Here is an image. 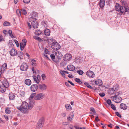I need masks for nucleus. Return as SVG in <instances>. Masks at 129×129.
Masks as SVG:
<instances>
[{"mask_svg": "<svg viewBox=\"0 0 129 129\" xmlns=\"http://www.w3.org/2000/svg\"><path fill=\"white\" fill-rule=\"evenodd\" d=\"M21 13L24 15H26L27 14V12L26 10L24 9H22L21 10Z\"/></svg>", "mask_w": 129, "mask_h": 129, "instance_id": "obj_47", "label": "nucleus"}, {"mask_svg": "<svg viewBox=\"0 0 129 129\" xmlns=\"http://www.w3.org/2000/svg\"><path fill=\"white\" fill-rule=\"evenodd\" d=\"M34 79V80L38 84L40 80V76L39 75H38L37 77L34 75H33V76Z\"/></svg>", "mask_w": 129, "mask_h": 129, "instance_id": "obj_14", "label": "nucleus"}, {"mask_svg": "<svg viewBox=\"0 0 129 129\" xmlns=\"http://www.w3.org/2000/svg\"><path fill=\"white\" fill-rule=\"evenodd\" d=\"M105 0H100L99 3L100 7L101 8L103 7L105 5Z\"/></svg>", "mask_w": 129, "mask_h": 129, "instance_id": "obj_23", "label": "nucleus"}, {"mask_svg": "<svg viewBox=\"0 0 129 129\" xmlns=\"http://www.w3.org/2000/svg\"><path fill=\"white\" fill-rule=\"evenodd\" d=\"M95 84L99 86H101L103 84L102 81L101 80L97 79L95 81Z\"/></svg>", "mask_w": 129, "mask_h": 129, "instance_id": "obj_22", "label": "nucleus"}, {"mask_svg": "<svg viewBox=\"0 0 129 129\" xmlns=\"http://www.w3.org/2000/svg\"><path fill=\"white\" fill-rule=\"evenodd\" d=\"M51 48L54 50H57L61 48L60 45L56 41L53 42L51 45Z\"/></svg>", "mask_w": 129, "mask_h": 129, "instance_id": "obj_4", "label": "nucleus"}, {"mask_svg": "<svg viewBox=\"0 0 129 129\" xmlns=\"http://www.w3.org/2000/svg\"><path fill=\"white\" fill-rule=\"evenodd\" d=\"M42 23L43 25L45 27H47L48 26V22L47 21H42Z\"/></svg>", "mask_w": 129, "mask_h": 129, "instance_id": "obj_33", "label": "nucleus"}, {"mask_svg": "<svg viewBox=\"0 0 129 129\" xmlns=\"http://www.w3.org/2000/svg\"><path fill=\"white\" fill-rule=\"evenodd\" d=\"M8 33L9 34L10 36L12 38H15L13 36L12 34V31L11 30H9L8 31Z\"/></svg>", "mask_w": 129, "mask_h": 129, "instance_id": "obj_36", "label": "nucleus"}, {"mask_svg": "<svg viewBox=\"0 0 129 129\" xmlns=\"http://www.w3.org/2000/svg\"><path fill=\"white\" fill-rule=\"evenodd\" d=\"M38 88V86L37 85L35 84L31 85L30 87L31 90L33 92L36 91Z\"/></svg>", "mask_w": 129, "mask_h": 129, "instance_id": "obj_11", "label": "nucleus"}, {"mask_svg": "<svg viewBox=\"0 0 129 129\" xmlns=\"http://www.w3.org/2000/svg\"><path fill=\"white\" fill-rule=\"evenodd\" d=\"M36 93H33L32 94H31V95H30V96L29 97V99H31L33 98H34L35 97L36 95Z\"/></svg>", "mask_w": 129, "mask_h": 129, "instance_id": "obj_39", "label": "nucleus"}, {"mask_svg": "<svg viewBox=\"0 0 129 129\" xmlns=\"http://www.w3.org/2000/svg\"><path fill=\"white\" fill-rule=\"evenodd\" d=\"M9 52L10 54L12 56H14L17 54V51L15 49L12 48Z\"/></svg>", "mask_w": 129, "mask_h": 129, "instance_id": "obj_12", "label": "nucleus"}, {"mask_svg": "<svg viewBox=\"0 0 129 129\" xmlns=\"http://www.w3.org/2000/svg\"><path fill=\"white\" fill-rule=\"evenodd\" d=\"M121 108L123 110H125L127 107L126 105L123 103H121L120 104Z\"/></svg>", "mask_w": 129, "mask_h": 129, "instance_id": "obj_24", "label": "nucleus"}, {"mask_svg": "<svg viewBox=\"0 0 129 129\" xmlns=\"http://www.w3.org/2000/svg\"><path fill=\"white\" fill-rule=\"evenodd\" d=\"M67 69L70 71H73L75 69V67L72 64L67 66Z\"/></svg>", "mask_w": 129, "mask_h": 129, "instance_id": "obj_18", "label": "nucleus"}, {"mask_svg": "<svg viewBox=\"0 0 129 129\" xmlns=\"http://www.w3.org/2000/svg\"><path fill=\"white\" fill-rule=\"evenodd\" d=\"M68 77L69 78H72L73 77V76L72 75L69 74L68 75Z\"/></svg>", "mask_w": 129, "mask_h": 129, "instance_id": "obj_63", "label": "nucleus"}, {"mask_svg": "<svg viewBox=\"0 0 129 129\" xmlns=\"http://www.w3.org/2000/svg\"><path fill=\"white\" fill-rule=\"evenodd\" d=\"M31 18L33 19L36 20L38 16L37 13L36 12H33L31 13Z\"/></svg>", "mask_w": 129, "mask_h": 129, "instance_id": "obj_17", "label": "nucleus"}, {"mask_svg": "<svg viewBox=\"0 0 129 129\" xmlns=\"http://www.w3.org/2000/svg\"><path fill=\"white\" fill-rule=\"evenodd\" d=\"M120 9L119 10V12H120L119 14L120 15H122L123 13L126 12H129V9H127V6H122L120 8Z\"/></svg>", "mask_w": 129, "mask_h": 129, "instance_id": "obj_5", "label": "nucleus"}, {"mask_svg": "<svg viewBox=\"0 0 129 129\" xmlns=\"http://www.w3.org/2000/svg\"><path fill=\"white\" fill-rule=\"evenodd\" d=\"M56 41L53 39H48L47 41L48 42V43L49 44L52 45V43Z\"/></svg>", "mask_w": 129, "mask_h": 129, "instance_id": "obj_30", "label": "nucleus"}, {"mask_svg": "<svg viewBox=\"0 0 129 129\" xmlns=\"http://www.w3.org/2000/svg\"><path fill=\"white\" fill-rule=\"evenodd\" d=\"M60 72L63 77L64 78L65 77V74H64L65 72H64V71H60Z\"/></svg>", "mask_w": 129, "mask_h": 129, "instance_id": "obj_44", "label": "nucleus"}, {"mask_svg": "<svg viewBox=\"0 0 129 129\" xmlns=\"http://www.w3.org/2000/svg\"><path fill=\"white\" fill-rule=\"evenodd\" d=\"M18 57L20 58H22L23 57V52L21 51H19L17 53Z\"/></svg>", "mask_w": 129, "mask_h": 129, "instance_id": "obj_31", "label": "nucleus"}, {"mask_svg": "<svg viewBox=\"0 0 129 129\" xmlns=\"http://www.w3.org/2000/svg\"><path fill=\"white\" fill-rule=\"evenodd\" d=\"M9 97L10 100H13L14 99L15 96L14 93H10L9 95Z\"/></svg>", "mask_w": 129, "mask_h": 129, "instance_id": "obj_26", "label": "nucleus"}, {"mask_svg": "<svg viewBox=\"0 0 129 129\" xmlns=\"http://www.w3.org/2000/svg\"><path fill=\"white\" fill-rule=\"evenodd\" d=\"M7 68V64L6 63H4L1 67V71L2 72H4L6 70Z\"/></svg>", "mask_w": 129, "mask_h": 129, "instance_id": "obj_16", "label": "nucleus"}, {"mask_svg": "<svg viewBox=\"0 0 129 129\" xmlns=\"http://www.w3.org/2000/svg\"><path fill=\"white\" fill-rule=\"evenodd\" d=\"M72 56L70 54H67L63 57L64 60L65 61H69L72 58Z\"/></svg>", "mask_w": 129, "mask_h": 129, "instance_id": "obj_9", "label": "nucleus"}, {"mask_svg": "<svg viewBox=\"0 0 129 129\" xmlns=\"http://www.w3.org/2000/svg\"><path fill=\"white\" fill-rule=\"evenodd\" d=\"M34 104V101H30L29 104H28V109H31L33 107Z\"/></svg>", "mask_w": 129, "mask_h": 129, "instance_id": "obj_21", "label": "nucleus"}, {"mask_svg": "<svg viewBox=\"0 0 129 129\" xmlns=\"http://www.w3.org/2000/svg\"><path fill=\"white\" fill-rule=\"evenodd\" d=\"M90 110L91 112H90V113L91 114H93L95 113V111L94 108L91 107L90 109Z\"/></svg>", "mask_w": 129, "mask_h": 129, "instance_id": "obj_34", "label": "nucleus"}, {"mask_svg": "<svg viewBox=\"0 0 129 129\" xmlns=\"http://www.w3.org/2000/svg\"><path fill=\"white\" fill-rule=\"evenodd\" d=\"M31 62H32L31 64L33 66H36V61L35 60L32 59L31 61Z\"/></svg>", "mask_w": 129, "mask_h": 129, "instance_id": "obj_37", "label": "nucleus"}, {"mask_svg": "<svg viewBox=\"0 0 129 129\" xmlns=\"http://www.w3.org/2000/svg\"><path fill=\"white\" fill-rule=\"evenodd\" d=\"M74 117V115H72L71 116L68 117L67 119L68 121L69 122V121H71L72 120V118Z\"/></svg>", "mask_w": 129, "mask_h": 129, "instance_id": "obj_38", "label": "nucleus"}, {"mask_svg": "<svg viewBox=\"0 0 129 129\" xmlns=\"http://www.w3.org/2000/svg\"><path fill=\"white\" fill-rule=\"evenodd\" d=\"M31 25L33 28H36L37 27L38 23L37 21L33 20L31 22Z\"/></svg>", "mask_w": 129, "mask_h": 129, "instance_id": "obj_19", "label": "nucleus"}, {"mask_svg": "<svg viewBox=\"0 0 129 129\" xmlns=\"http://www.w3.org/2000/svg\"><path fill=\"white\" fill-rule=\"evenodd\" d=\"M24 3H25L28 4L30 2V0H23Z\"/></svg>", "mask_w": 129, "mask_h": 129, "instance_id": "obj_53", "label": "nucleus"}, {"mask_svg": "<svg viewBox=\"0 0 129 129\" xmlns=\"http://www.w3.org/2000/svg\"><path fill=\"white\" fill-rule=\"evenodd\" d=\"M98 116H97L95 118V120L97 122L100 121V119H98Z\"/></svg>", "mask_w": 129, "mask_h": 129, "instance_id": "obj_64", "label": "nucleus"}, {"mask_svg": "<svg viewBox=\"0 0 129 129\" xmlns=\"http://www.w3.org/2000/svg\"><path fill=\"white\" fill-rule=\"evenodd\" d=\"M28 103L25 102H24L22 103V105L20 106L17 107V108L21 112L24 113H27L28 112Z\"/></svg>", "mask_w": 129, "mask_h": 129, "instance_id": "obj_2", "label": "nucleus"}, {"mask_svg": "<svg viewBox=\"0 0 129 129\" xmlns=\"http://www.w3.org/2000/svg\"><path fill=\"white\" fill-rule=\"evenodd\" d=\"M66 115V112L63 113L61 114V115L63 117H65Z\"/></svg>", "mask_w": 129, "mask_h": 129, "instance_id": "obj_61", "label": "nucleus"}, {"mask_svg": "<svg viewBox=\"0 0 129 129\" xmlns=\"http://www.w3.org/2000/svg\"><path fill=\"white\" fill-rule=\"evenodd\" d=\"M28 69V66L27 64L23 62L21 65L20 67V69L22 71H26Z\"/></svg>", "mask_w": 129, "mask_h": 129, "instance_id": "obj_8", "label": "nucleus"}, {"mask_svg": "<svg viewBox=\"0 0 129 129\" xmlns=\"http://www.w3.org/2000/svg\"><path fill=\"white\" fill-rule=\"evenodd\" d=\"M70 123L68 121V122H63L62 123V124L63 125H69Z\"/></svg>", "mask_w": 129, "mask_h": 129, "instance_id": "obj_49", "label": "nucleus"}, {"mask_svg": "<svg viewBox=\"0 0 129 129\" xmlns=\"http://www.w3.org/2000/svg\"><path fill=\"white\" fill-rule=\"evenodd\" d=\"M42 77L43 80H44L46 78V76L44 74H43L41 75Z\"/></svg>", "mask_w": 129, "mask_h": 129, "instance_id": "obj_56", "label": "nucleus"}, {"mask_svg": "<svg viewBox=\"0 0 129 129\" xmlns=\"http://www.w3.org/2000/svg\"><path fill=\"white\" fill-rule=\"evenodd\" d=\"M50 56L52 60L54 61H55L54 60L55 59V57L54 55V54H52L50 55Z\"/></svg>", "mask_w": 129, "mask_h": 129, "instance_id": "obj_48", "label": "nucleus"}, {"mask_svg": "<svg viewBox=\"0 0 129 129\" xmlns=\"http://www.w3.org/2000/svg\"><path fill=\"white\" fill-rule=\"evenodd\" d=\"M68 82L72 85L73 86L74 85V83H73L71 81L69 80H68Z\"/></svg>", "mask_w": 129, "mask_h": 129, "instance_id": "obj_62", "label": "nucleus"}, {"mask_svg": "<svg viewBox=\"0 0 129 129\" xmlns=\"http://www.w3.org/2000/svg\"><path fill=\"white\" fill-rule=\"evenodd\" d=\"M86 75L90 77L93 78L94 76V74L93 72L91 71H87L86 73Z\"/></svg>", "mask_w": 129, "mask_h": 129, "instance_id": "obj_13", "label": "nucleus"}, {"mask_svg": "<svg viewBox=\"0 0 129 129\" xmlns=\"http://www.w3.org/2000/svg\"><path fill=\"white\" fill-rule=\"evenodd\" d=\"M9 86V83L6 79L4 80L2 82L0 86V92L2 93L5 92Z\"/></svg>", "mask_w": 129, "mask_h": 129, "instance_id": "obj_3", "label": "nucleus"}, {"mask_svg": "<svg viewBox=\"0 0 129 129\" xmlns=\"http://www.w3.org/2000/svg\"><path fill=\"white\" fill-rule=\"evenodd\" d=\"M115 114L119 117L120 118L121 117V115L119 114V113L118 112H115Z\"/></svg>", "mask_w": 129, "mask_h": 129, "instance_id": "obj_51", "label": "nucleus"}, {"mask_svg": "<svg viewBox=\"0 0 129 129\" xmlns=\"http://www.w3.org/2000/svg\"><path fill=\"white\" fill-rule=\"evenodd\" d=\"M121 6L118 4H116L115 6V8L116 11L119 12V10L120 9Z\"/></svg>", "mask_w": 129, "mask_h": 129, "instance_id": "obj_28", "label": "nucleus"}, {"mask_svg": "<svg viewBox=\"0 0 129 129\" xmlns=\"http://www.w3.org/2000/svg\"><path fill=\"white\" fill-rule=\"evenodd\" d=\"M74 80L76 82L79 84H81L82 83V82L80 80L79 78H76Z\"/></svg>", "mask_w": 129, "mask_h": 129, "instance_id": "obj_35", "label": "nucleus"}, {"mask_svg": "<svg viewBox=\"0 0 129 129\" xmlns=\"http://www.w3.org/2000/svg\"><path fill=\"white\" fill-rule=\"evenodd\" d=\"M16 12L19 16H21V11L19 10H17L16 11Z\"/></svg>", "mask_w": 129, "mask_h": 129, "instance_id": "obj_41", "label": "nucleus"}, {"mask_svg": "<svg viewBox=\"0 0 129 129\" xmlns=\"http://www.w3.org/2000/svg\"><path fill=\"white\" fill-rule=\"evenodd\" d=\"M77 73L80 75H82L84 73L83 71L80 70H79L77 72Z\"/></svg>", "mask_w": 129, "mask_h": 129, "instance_id": "obj_43", "label": "nucleus"}, {"mask_svg": "<svg viewBox=\"0 0 129 129\" xmlns=\"http://www.w3.org/2000/svg\"><path fill=\"white\" fill-rule=\"evenodd\" d=\"M11 112V111L9 109L7 108L5 110V112L7 114H10Z\"/></svg>", "mask_w": 129, "mask_h": 129, "instance_id": "obj_46", "label": "nucleus"}, {"mask_svg": "<svg viewBox=\"0 0 129 129\" xmlns=\"http://www.w3.org/2000/svg\"><path fill=\"white\" fill-rule=\"evenodd\" d=\"M55 55L58 59H60L62 57V54L59 51H57L55 53Z\"/></svg>", "mask_w": 129, "mask_h": 129, "instance_id": "obj_20", "label": "nucleus"}, {"mask_svg": "<svg viewBox=\"0 0 129 129\" xmlns=\"http://www.w3.org/2000/svg\"><path fill=\"white\" fill-rule=\"evenodd\" d=\"M25 83L26 85L29 86L31 84V82L30 80L27 79L25 80Z\"/></svg>", "mask_w": 129, "mask_h": 129, "instance_id": "obj_27", "label": "nucleus"}, {"mask_svg": "<svg viewBox=\"0 0 129 129\" xmlns=\"http://www.w3.org/2000/svg\"><path fill=\"white\" fill-rule=\"evenodd\" d=\"M34 39L37 40L39 41H42L41 39L39 37L37 36H35L34 37Z\"/></svg>", "mask_w": 129, "mask_h": 129, "instance_id": "obj_45", "label": "nucleus"}, {"mask_svg": "<svg viewBox=\"0 0 129 129\" xmlns=\"http://www.w3.org/2000/svg\"><path fill=\"white\" fill-rule=\"evenodd\" d=\"M44 122V120L43 118H42L40 119L37 123V127L38 128H42L43 127Z\"/></svg>", "mask_w": 129, "mask_h": 129, "instance_id": "obj_7", "label": "nucleus"}, {"mask_svg": "<svg viewBox=\"0 0 129 129\" xmlns=\"http://www.w3.org/2000/svg\"><path fill=\"white\" fill-rule=\"evenodd\" d=\"M14 42L17 45V47L19 46V44L18 41L16 40H14Z\"/></svg>", "mask_w": 129, "mask_h": 129, "instance_id": "obj_52", "label": "nucleus"}, {"mask_svg": "<svg viewBox=\"0 0 129 129\" xmlns=\"http://www.w3.org/2000/svg\"><path fill=\"white\" fill-rule=\"evenodd\" d=\"M45 96V95L43 93H39L37 94L34 97V99L36 100H39L42 99Z\"/></svg>", "mask_w": 129, "mask_h": 129, "instance_id": "obj_6", "label": "nucleus"}, {"mask_svg": "<svg viewBox=\"0 0 129 129\" xmlns=\"http://www.w3.org/2000/svg\"><path fill=\"white\" fill-rule=\"evenodd\" d=\"M44 52L45 54H49V52L47 48L45 49Z\"/></svg>", "mask_w": 129, "mask_h": 129, "instance_id": "obj_57", "label": "nucleus"}, {"mask_svg": "<svg viewBox=\"0 0 129 129\" xmlns=\"http://www.w3.org/2000/svg\"><path fill=\"white\" fill-rule=\"evenodd\" d=\"M31 70H32V71H33V73H34L36 74V71H35V70H34V67H33L31 69Z\"/></svg>", "mask_w": 129, "mask_h": 129, "instance_id": "obj_60", "label": "nucleus"}, {"mask_svg": "<svg viewBox=\"0 0 129 129\" xmlns=\"http://www.w3.org/2000/svg\"><path fill=\"white\" fill-rule=\"evenodd\" d=\"M3 41H4V39L3 37L2 36V37L0 38V42Z\"/></svg>", "mask_w": 129, "mask_h": 129, "instance_id": "obj_59", "label": "nucleus"}, {"mask_svg": "<svg viewBox=\"0 0 129 129\" xmlns=\"http://www.w3.org/2000/svg\"><path fill=\"white\" fill-rule=\"evenodd\" d=\"M22 41V42L20 44V49L22 51L23 50L24 47L25 46L27 42L26 40L25 39H23Z\"/></svg>", "mask_w": 129, "mask_h": 129, "instance_id": "obj_10", "label": "nucleus"}, {"mask_svg": "<svg viewBox=\"0 0 129 129\" xmlns=\"http://www.w3.org/2000/svg\"><path fill=\"white\" fill-rule=\"evenodd\" d=\"M44 33L45 35L48 36L50 35V31L49 29L46 28L44 30Z\"/></svg>", "mask_w": 129, "mask_h": 129, "instance_id": "obj_29", "label": "nucleus"}, {"mask_svg": "<svg viewBox=\"0 0 129 129\" xmlns=\"http://www.w3.org/2000/svg\"><path fill=\"white\" fill-rule=\"evenodd\" d=\"M4 26H7L10 25V23L9 22L6 21H5L3 24Z\"/></svg>", "mask_w": 129, "mask_h": 129, "instance_id": "obj_42", "label": "nucleus"}, {"mask_svg": "<svg viewBox=\"0 0 129 129\" xmlns=\"http://www.w3.org/2000/svg\"><path fill=\"white\" fill-rule=\"evenodd\" d=\"M41 33V31L40 30H38L37 32H36V34L39 35H40Z\"/></svg>", "mask_w": 129, "mask_h": 129, "instance_id": "obj_58", "label": "nucleus"}, {"mask_svg": "<svg viewBox=\"0 0 129 129\" xmlns=\"http://www.w3.org/2000/svg\"><path fill=\"white\" fill-rule=\"evenodd\" d=\"M99 95L101 97H103L105 95V94L103 92H101L99 93Z\"/></svg>", "mask_w": 129, "mask_h": 129, "instance_id": "obj_50", "label": "nucleus"}, {"mask_svg": "<svg viewBox=\"0 0 129 129\" xmlns=\"http://www.w3.org/2000/svg\"><path fill=\"white\" fill-rule=\"evenodd\" d=\"M14 42V40H10L9 41V42L8 44L10 48L14 46L13 45V43Z\"/></svg>", "mask_w": 129, "mask_h": 129, "instance_id": "obj_25", "label": "nucleus"}, {"mask_svg": "<svg viewBox=\"0 0 129 129\" xmlns=\"http://www.w3.org/2000/svg\"><path fill=\"white\" fill-rule=\"evenodd\" d=\"M107 103L109 105H110L111 104V101L110 100H108L106 101Z\"/></svg>", "mask_w": 129, "mask_h": 129, "instance_id": "obj_55", "label": "nucleus"}, {"mask_svg": "<svg viewBox=\"0 0 129 129\" xmlns=\"http://www.w3.org/2000/svg\"><path fill=\"white\" fill-rule=\"evenodd\" d=\"M110 91L113 92V93L115 95V96H112L111 97L113 100L116 103H120L122 100V99L121 97L119 96L120 93L118 91V88L114 86L111 88Z\"/></svg>", "mask_w": 129, "mask_h": 129, "instance_id": "obj_1", "label": "nucleus"}, {"mask_svg": "<svg viewBox=\"0 0 129 129\" xmlns=\"http://www.w3.org/2000/svg\"><path fill=\"white\" fill-rule=\"evenodd\" d=\"M65 107L66 109L68 110H71L72 107L70 104H67L65 105Z\"/></svg>", "mask_w": 129, "mask_h": 129, "instance_id": "obj_32", "label": "nucleus"}, {"mask_svg": "<svg viewBox=\"0 0 129 129\" xmlns=\"http://www.w3.org/2000/svg\"><path fill=\"white\" fill-rule=\"evenodd\" d=\"M84 84L88 88H90L92 89V87L89 85V84L87 82H85Z\"/></svg>", "mask_w": 129, "mask_h": 129, "instance_id": "obj_40", "label": "nucleus"}, {"mask_svg": "<svg viewBox=\"0 0 129 129\" xmlns=\"http://www.w3.org/2000/svg\"><path fill=\"white\" fill-rule=\"evenodd\" d=\"M39 88L42 90H46L47 88V86L45 84H40L39 85Z\"/></svg>", "mask_w": 129, "mask_h": 129, "instance_id": "obj_15", "label": "nucleus"}, {"mask_svg": "<svg viewBox=\"0 0 129 129\" xmlns=\"http://www.w3.org/2000/svg\"><path fill=\"white\" fill-rule=\"evenodd\" d=\"M111 108L114 110H115L116 109V107L113 104H112L111 105Z\"/></svg>", "mask_w": 129, "mask_h": 129, "instance_id": "obj_54", "label": "nucleus"}]
</instances>
